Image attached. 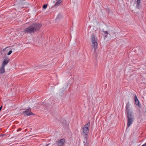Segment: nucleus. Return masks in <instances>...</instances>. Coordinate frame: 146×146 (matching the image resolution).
I'll list each match as a JSON object with an SVG mask.
<instances>
[{"instance_id": "nucleus-1", "label": "nucleus", "mask_w": 146, "mask_h": 146, "mask_svg": "<svg viewBox=\"0 0 146 146\" xmlns=\"http://www.w3.org/2000/svg\"><path fill=\"white\" fill-rule=\"evenodd\" d=\"M126 113L127 114L128 118L127 126L129 127L133 121V116L132 115V110L130 107V105L128 102L126 106Z\"/></svg>"}, {"instance_id": "nucleus-2", "label": "nucleus", "mask_w": 146, "mask_h": 146, "mask_svg": "<svg viewBox=\"0 0 146 146\" xmlns=\"http://www.w3.org/2000/svg\"><path fill=\"white\" fill-rule=\"evenodd\" d=\"M41 25L39 24H33L26 28L24 31L26 33H34L39 30Z\"/></svg>"}, {"instance_id": "nucleus-3", "label": "nucleus", "mask_w": 146, "mask_h": 146, "mask_svg": "<svg viewBox=\"0 0 146 146\" xmlns=\"http://www.w3.org/2000/svg\"><path fill=\"white\" fill-rule=\"evenodd\" d=\"M90 125V122H88L87 124L85 125L83 128L82 132V135L85 136L84 139L85 141H84V143H87V139L88 137L87 135H88L89 131V127Z\"/></svg>"}, {"instance_id": "nucleus-4", "label": "nucleus", "mask_w": 146, "mask_h": 146, "mask_svg": "<svg viewBox=\"0 0 146 146\" xmlns=\"http://www.w3.org/2000/svg\"><path fill=\"white\" fill-rule=\"evenodd\" d=\"M23 113H24L25 115H35L34 114L32 113L31 111L30 108L28 109Z\"/></svg>"}, {"instance_id": "nucleus-5", "label": "nucleus", "mask_w": 146, "mask_h": 146, "mask_svg": "<svg viewBox=\"0 0 146 146\" xmlns=\"http://www.w3.org/2000/svg\"><path fill=\"white\" fill-rule=\"evenodd\" d=\"M65 143V139H62L60 141L58 142V146H62Z\"/></svg>"}, {"instance_id": "nucleus-6", "label": "nucleus", "mask_w": 146, "mask_h": 146, "mask_svg": "<svg viewBox=\"0 0 146 146\" xmlns=\"http://www.w3.org/2000/svg\"><path fill=\"white\" fill-rule=\"evenodd\" d=\"M97 39L95 35L94 34L92 35L91 36V41L92 42H97Z\"/></svg>"}, {"instance_id": "nucleus-7", "label": "nucleus", "mask_w": 146, "mask_h": 146, "mask_svg": "<svg viewBox=\"0 0 146 146\" xmlns=\"http://www.w3.org/2000/svg\"><path fill=\"white\" fill-rule=\"evenodd\" d=\"M9 61V60L8 58H7L6 59L4 60L3 61L1 66L5 67L7 65Z\"/></svg>"}, {"instance_id": "nucleus-8", "label": "nucleus", "mask_w": 146, "mask_h": 146, "mask_svg": "<svg viewBox=\"0 0 146 146\" xmlns=\"http://www.w3.org/2000/svg\"><path fill=\"white\" fill-rule=\"evenodd\" d=\"M92 43V46L94 48V52H95L98 46V43L97 42H93Z\"/></svg>"}, {"instance_id": "nucleus-9", "label": "nucleus", "mask_w": 146, "mask_h": 146, "mask_svg": "<svg viewBox=\"0 0 146 146\" xmlns=\"http://www.w3.org/2000/svg\"><path fill=\"white\" fill-rule=\"evenodd\" d=\"M5 72V67L1 66V67L0 68V73L3 74Z\"/></svg>"}, {"instance_id": "nucleus-10", "label": "nucleus", "mask_w": 146, "mask_h": 146, "mask_svg": "<svg viewBox=\"0 0 146 146\" xmlns=\"http://www.w3.org/2000/svg\"><path fill=\"white\" fill-rule=\"evenodd\" d=\"M56 3L54 5V6L57 7L60 5V3L62 2V0H56Z\"/></svg>"}, {"instance_id": "nucleus-11", "label": "nucleus", "mask_w": 146, "mask_h": 146, "mask_svg": "<svg viewBox=\"0 0 146 146\" xmlns=\"http://www.w3.org/2000/svg\"><path fill=\"white\" fill-rule=\"evenodd\" d=\"M103 35H104V39H105L108 36V32L107 31H103Z\"/></svg>"}, {"instance_id": "nucleus-12", "label": "nucleus", "mask_w": 146, "mask_h": 146, "mask_svg": "<svg viewBox=\"0 0 146 146\" xmlns=\"http://www.w3.org/2000/svg\"><path fill=\"white\" fill-rule=\"evenodd\" d=\"M134 97L135 104L136 105H138L139 104V102L138 100L137 96L136 95H135Z\"/></svg>"}, {"instance_id": "nucleus-13", "label": "nucleus", "mask_w": 146, "mask_h": 146, "mask_svg": "<svg viewBox=\"0 0 146 146\" xmlns=\"http://www.w3.org/2000/svg\"><path fill=\"white\" fill-rule=\"evenodd\" d=\"M141 0H137L136 5V8L137 9H139L140 8V3H141Z\"/></svg>"}, {"instance_id": "nucleus-14", "label": "nucleus", "mask_w": 146, "mask_h": 146, "mask_svg": "<svg viewBox=\"0 0 146 146\" xmlns=\"http://www.w3.org/2000/svg\"><path fill=\"white\" fill-rule=\"evenodd\" d=\"M12 52V50H10L7 53V54L8 55H10Z\"/></svg>"}, {"instance_id": "nucleus-15", "label": "nucleus", "mask_w": 146, "mask_h": 146, "mask_svg": "<svg viewBox=\"0 0 146 146\" xmlns=\"http://www.w3.org/2000/svg\"><path fill=\"white\" fill-rule=\"evenodd\" d=\"M47 7V5H43V7L44 9H46V8Z\"/></svg>"}, {"instance_id": "nucleus-16", "label": "nucleus", "mask_w": 146, "mask_h": 146, "mask_svg": "<svg viewBox=\"0 0 146 146\" xmlns=\"http://www.w3.org/2000/svg\"><path fill=\"white\" fill-rule=\"evenodd\" d=\"M141 146H146V142L145 144L142 145Z\"/></svg>"}, {"instance_id": "nucleus-17", "label": "nucleus", "mask_w": 146, "mask_h": 146, "mask_svg": "<svg viewBox=\"0 0 146 146\" xmlns=\"http://www.w3.org/2000/svg\"><path fill=\"white\" fill-rule=\"evenodd\" d=\"M5 49H4L3 50H5Z\"/></svg>"}, {"instance_id": "nucleus-18", "label": "nucleus", "mask_w": 146, "mask_h": 146, "mask_svg": "<svg viewBox=\"0 0 146 146\" xmlns=\"http://www.w3.org/2000/svg\"><path fill=\"white\" fill-rule=\"evenodd\" d=\"M3 135H2V137H3Z\"/></svg>"}, {"instance_id": "nucleus-19", "label": "nucleus", "mask_w": 146, "mask_h": 146, "mask_svg": "<svg viewBox=\"0 0 146 146\" xmlns=\"http://www.w3.org/2000/svg\"><path fill=\"white\" fill-rule=\"evenodd\" d=\"M8 47H6V48H8Z\"/></svg>"}]
</instances>
